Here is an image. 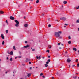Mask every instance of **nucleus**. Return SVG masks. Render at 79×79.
Listing matches in <instances>:
<instances>
[{
    "instance_id": "nucleus-1",
    "label": "nucleus",
    "mask_w": 79,
    "mask_h": 79,
    "mask_svg": "<svg viewBox=\"0 0 79 79\" xmlns=\"http://www.w3.org/2000/svg\"><path fill=\"white\" fill-rule=\"evenodd\" d=\"M55 35L56 37H57L59 39H61L62 37L60 36V33L58 32H56L55 33Z\"/></svg>"
},
{
    "instance_id": "nucleus-2",
    "label": "nucleus",
    "mask_w": 79,
    "mask_h": 79,
    "mask_svg": "<svg viewBox=\"0 0 79 79\" xmlns=\"http://www.w3.org/2000/svg\"><path fill=\"white\" fill-rule=\"evenodd\" d=\"M60 19H61V20H62V21H66V18L64 17L63 18H60Z\"/></svg>"
},
{
    "instance_id": "nucleus-3",
    "label": "nucleus",
    "mask_w": 79,
    "mask_h": 79,
    "mask_svg": "<svg viewBox=\"0 0 79 79\" xmlns=\"http://www.w3.org/2000/svg\"><path fill=\"white\" fill-rule=\"evenodd\" d=\"M29 47V45L27 44L26 46H23V48H28Z\"/></svg>"
},
{
    "instance_id": "nucleus-4",
    "label": "nucleus",
    "mask_w": 79,
    "mask_h": 79,
    "mask_svg": "<svg viewBox=\"0 0 79 79\" xmlns=\"http://www.w3.org/2000/svg\"><path fill=\"white\" fill-rule=\"evenodd\" d=\"M10 19H11V20H14V19H15V18L11 16L10 17Z\"/></svg>"
},
{
    "instance_id": "nucleus-5",
    "label": "nucleus",
    "mask_w": 79,
    "mask_h": 79,
    "mask_svg": "<svg viewBox=\"0 0 79 79\" xmlns=\"http://www.w3.org/2000/svg\"><path fill=\"white\" fill-rule=\"evenodd\" d=\"M15 21L17 24H19V21L17 20H15Z\"/></svg>"
},
{
    "instance_id": "nucleus-6",
    "label": "nucleus",
    "mask_w": 79,
    "mask_h": 79,
    "mask_svg": "<svg viewBox=\"0 0 79 79\" xmlns=\"http://www.w3.org/2000/svg\"><path fill=\"white\" fill-rule=\"evenodd\" d=\"M1 38L2 39H5V37H4V36L3 35V34H1Z\"/></svg>"
},
{
    "instance_id": "nucleus-7",
    "label": "nucleus",
    "mask_w": 79,
    "mask_h": 79,
    "mask_svg": "<svg viewBox=\"0 0 79 79\" xmlns=\"http://www.w3.org/2000/svg\"><path fill=\"white\" fill-rule=\"evenodd\" d=\"M67 61L68 63H70L71 62V60L69 59H67Z\"/></svg>"
},
{
    "instance_id": "nucleus-8",
    "label": "nucleus",
    "mask_w": 79,
    "mask_h": 79,
    "mask_svg": "<svg viewBox=\"0 0 79 79\" xmlns=\"http://www.w3.org/2000/svg\"><path fill=\"white\" fill-rule=\"evenodd\" d=\"M37 59H38L39 58V60H40V56H39V57H38V56H36Z\"/></svg>"
},
{
    "instance_id": "nucleus-9",
    "label": "nucleus",
    "mask_w": 79,
    "mask_h": 79,
    "mask_svg": "<svg viewBox=\"0 0 79 79\" xmlns=\"http://www.w3.org/2000/svg\"><path fill=\"white\" fill-rule=\"evenodd\" d=\"M31 76V73H28L27 74V77H30V76Z\"/></svg>"
},
{
    "instance_id": "nucleus-10",
    "label": "nucleus",
    "mask_w": 79,
    "mask_h": 79,
    "mask_svg": "<svg viewBox=\"0 0 79 79\" xmlns=\"http://www.w3.org/2000/svg\"><path fill=\"white\" fill-rule=\"evenodd\" d=\"M13 51H11L9 53V54H10V55H13Z\"/></svg>"
},
{
    "instance_id": "nucleus-11",
    "label": "nucleus",
    "mask_w": 79,
    "mask_h": 79,
    "mask_svg": "<svg viewBox=\"0 0 79 79\" xmlns=\"http://www.w3.org/2000/svg\"><path fill=\"white\" fill-rule=\"evenodd\" d=\"M73 50H74V51H77V49L75 48H73Z\"/></svg>"
},
{
    "instance_id": "nucleus-12",
    "label": "nucleus",
    "mask_w": 79,
    "mask_h": 79,
    "mask_svg": "<svg viewBox=\"0 0 79 79\" xmlns=\"http://www.w3.org/2000/svg\"><path fill=\"white\" fill-rule=\"evenodd\" d=\"M26 60L27 61H31V60H30V59H28V58H26Z\"/></svg>"
},
{
    "instance_id": "nucleus-13",
    "label": "nucleus",
    "mask_w": 79,
    "mask_h": 79,
    "mask_svg": "<svg viewBox=\"0 0 79 79\" xmlns=\"http://www.w3.org/2000/svg\"><path fill=\"white\" fill-rule=\"evenodd\" d=\"M0 13L1 14H3V13H4V12H3V11H0Z\"/></svg>"
},
{
    "instance_id": "nucleus-14",
    "label": "nucleus",
    "mask_w": 79,
    "mask_h": 79,
    "mask_svg": "<svg viewBox=\"0 0 79 79\" xmlns=\"http://www.w3.org/2000/svg\"><path fill=\"white\" fill-rule=\"evenodd\" d=\"M63 3L64 4H66V3H67V2L66 1H64Z\"/></svg>"
},
{
    "instance_id": "nucleus-15",
    "label": "nucleus",
    "mask_w": 79,
    "mask_h": 79,
    "mask_svg": "<svg viewBox=\"0 0 79 79\" xmlns=\"http://www.w3.org/2000/svg\"><path fill=\"white\" fill-rule=\"evenodd\" d=\"M13 49L14 50H16V48L15 47V46H14L13 47Z\"/></svg>"
},
{
    "instance_id": "nucleus-16",
    "label": "nucleus",
    "mask_w": 79,
    "mask_h": 79,
    "mask_svg": "<svg viewBox=\"0 0 79 79\" xmlns=\"http://www.w3.org/2000/svg\"><path fill=\"white\" fill-rule=\"evenodd\" d=\"M24 26L25 27H27V24H25V25H24Z\"/></svg>"
},
{
    "instance_id": "nucleus-17",
    "label": "nucleus",
    "mask_w": 79,
    "mask_h": 79,
    "mask_svg": "<svg viewBox=\"0 0 79 79\" xmlns=\"http://www.w3.org/2000/svg\"><path fill=\"white\" fill-rule=\"evenodd\" d=\"M15 26L16 27H18L19 26V24H15Z\"/></svg>"
},
{
    "instance_id": "nucleus-18",
    "label": "nucleus",
    "mask_w": 79,
    "mask_h": 79,
    "mask_svg": "<svg viewBox=\"0 0 79 79\" xmlns=\"http://www.w3.org/2000/svg\"><path fill=\"white\" fill-rule=\"evenodd\" d=\"M73 78L74 79H76L77 78V76H75V77H73Z\"/></svg>"
},
{
    "instance_id": "nucleus-19",
    "label": "nucleus",
    "mask_w": 79,
    "mask_h": 79,
    "mask_svg": "<svg viewBox=\"0 0 79 79\" xmlns=\"http://www.w3.org/2000/svg\"><path fill=\"white\" fill-rule=\"evenodd\" d=\"M6 34H8V30H7L6 31Z\"/></svg>"
},
{
    "instance_id": "nucleus-20",
    "label": "nucleus",
    "mask_w": 79,
    "mask_h": 79,
    "mask_svg": "<svg viewBox=\"0 0 79 79\" xmlns=\"http://www.w3.org/2000/svg\"><path fill=\"white\" fill-rule=\"evenodd\" d=\"M48 47L49 48H50H50H52V47H51V45H49V46H48Z\"/></svg>"
},
{
    "instance_id": "nucleus-21",
    "label": "nucleus",
    "mask_w": 79,
    "mask_h": 79,
    "mask_svg": "<svg viewBox=\"0 0 79 79\" xmlns=\"http://www.w3.org/2000/svg\"><path fill=\"white\" fill-rule=\"evenodd\" d=\"M39 0H36V3H39Z\"/></svg>"
},
{
    "instance_id": "nucleus-22",
    "label": "nucleus",
    "mask_w": 79,
    "mask_h": 79,
    "mask_svg": "<svg viewBox=\"0 0 79 79\" xmlns=\"http://www.w3.org/2000/svg\"><path fill=\"white\" fill-rule=\"evenodd\" d=\"M10 60V61H13V58H11Z\"/></svg>"
},
{
    "instance_id": "nucleus-23",
    "label": "nucleus",
    "mask_w": 79,
    "mask_h": 79,
    "mask_svg": "<svg viewBox=\"0 0 79 79\" xmlns=\"http://www.w3.org/2000/svg\"><path fill=\"white\" fill-rule=\"evenodd\" d=\"M68 43L69 44H71V41H69L68 42Z\"/></svg>"
},
{
    "instance_id": "nucleus-24",
    "label": "nucleus",
    "mask_w": 79,
    "mask_h": 79,
    "mask_svg": "<svg viewBox=\"0 0 79 79\" xmlns=\"http://www.w3.org/2000/svg\"><path fill=\"white\" fill-rule=\"evenodd\" d=\"M44 65H45V67H48V65L47 64H44Z\"/></svg>"
},
{
    "instance_id": "nucleus-25",
    "label": "nucleus",
    "mask_w": 79,
    "mask_h": 79,
    "mask_svg": "<svg viewBox=\"0 0 79 79\" xmlns=\"http://www.w3.org/2000/svg\"><path fill=\"white\" fill-rule=\"evenodd\" d=\"M4 44H5V42L4 41H3L2 43V45H4Z\"/></svg>"
},
{
    "instance_id": "nucleus-26",
    "label": "nucleus",
    "mask_w": 79,
    "mask_h": 79,
    "mask_svg": "<svg viewBox=\"0 0 79 79\" xmlns=\"http://www.w3.org/2000/svg\"><path fill=\"white\" fill-rule=\"evenodd\" d=\"M45 15V14H44V13H43L42 14V16H44Z\"/></svg>"
},
{
    "instance_id": "nucleus-27",
    "label": "nucleus",
    "mask_w": 79,
    "mask_h": 79,
    "mask_svg": "<svg viewBox=\"0 0 79 79\" xmlns=\"http://www.w3.org/2000/svg\"><path fill=\"white\" fill-rule=\"evenodd\" d=\"M46 52H48V53H50V51L49 50H47L46 51Z\"/></svg>"
},
{
    "instance_id": "nucleus-28",
    "label": "nucleus",
    "mask_w": 79,
    "mask_h": 79,
    "mask_svg": "<svg viewBox=\"0 0 79 79\" xmlns=\"http://www.w3.org/2000/svg\"><path fill=\"white\" fill-rule=\"evenodd\" d=\"M48 27H51V25L49 24L48 25Z\"/></svg>"
},
{
    "instance_id": "nucleus-29",
    "label": "nucleus",
    "mask_w": 79,
    "mask_h": 79,
    "mask_svg": "<svg viewBox=\"0 0 79 79\" xmlns=\"http://www.w3.org/2000/svg\"><path fill=\"white\" fill-rule=\"evenodd\" d=\"M75 61L76 62H77V61H78V59H76Z\"/></svg>"
},
{
    "instance_id": "nucleus-30",
    "label": "nucleus",
    "mask_w": 79,
    "mask_h": 79,
    "mask_svg": "<svg viewBox=\"0 0 79 79\" xmlns=\"http://www.w3.org/2000/svg\"><path fill=\"white\" fill-rule=\"evenodd\" d=\"M48 62H50V61H51L50 60V59H48Z\"/></svg>"
},
{
    "instance_id": "nucleus-31",
    "label": "nucleus",
    "mask_w": 79,
    "mask_h": 79,
    "mask_svg": "<svg viewBox=\"0 0 79 79\" xmlns=\"http://www.w3.org/2000/svg\"><path fill=\"white\" fill-rule=\"evenodd\" d=\"M32 50V52H34L35 51V49H33Z\"/></svg>"
},
{
    "instance_id": "nucleus-32",
    "label": "nucleus",
    "mask_w": 79,
    "mask_h": 79,
    "mask_svg": "<svg viewBox=\"0 0 79 79\" xmlns=\"http://www.w3.org/2000/svg\"><path fill=\"white\" fill-rule=\"evenodd\" d=\"M69 39H71V36H69Z\"/></svg>"
},
{
    "instance_id": "nucleus-33",
    "label": "nucleus",
    "mask_w": 79,
    "mask_h": 79,
    "mask_svg": "<svg viewBox=\"0 0 79 79\" xmlns=\"http://www.w3.org/2000/svg\"><path fill=\"white\" fill-rule=\"evenodd\" d=\"M77 67H79V63L77 64Z\"/></svg>"
},
{
    "instance_id": "nucleus-34",
    "label": "nucleus",
    "mask_w": 79,
    "mask_h": 79,
    "mask_svg": "<svg viewBox=\"0 0 79 79\" xmlns=\"http://www.w3.org/2000/svg\"><path fill=\"white\" fill-rule=\"evenodd\" d=\"M25 44H27V41H25Z\"/></svg>"
},
{
    "instance_id": "nucleus-35",
    "label": "nucleus",
    "mask_w": 79,
    "mask_h": 79,
    "mask_svg": "<svg viewBox=\"0 0 79 79\" xmlns=\"http://www.w3.org/2000/svg\"><path fill=\"white\" fill-rule=\"evenodd\" d=\"M19 55H21V52L19 51Z\"/></svg>"
},
{
    "instance_id": "nucleus-36",
    "label": "nucleus",
    "mask_w": 79,
    "mask_h": 79,
    "mask_svg": "<svg viewBox=\"0 0 79 79\" xmlns=\"http://www.w3.org/2000/svg\"><path fill=\"white\" fill-rule=\"evenodd\" d=\"M58 33H59V34H61V31H59L58 32Z\"/></svg>"
},
{
    "instance_id": "nucleus-37",
    "label": "nucleus",
    "mask_w": 79,
    "mask_h": 79,
    "mask_svg": "<svg viewBox=\"0 0 79 79\" xmlns=\"http://www.w3.org/2000/svg\"><path fill=\"white\" fill-rule=\"evenodd\" d=\"M18 57L19 58H21V56H19Z\"/></svg>"
},
{
    "instance_id": "nucleus-38",
    "label": "nucleus",
    "mask_w": 79,
    "mask_h": 79,
    "mask_svg": "<svg viewBox=\"0 0 79 79\" xmlns=\"http://www.w3.org/2000/svg\"><path fill=\"white\" fill-rule=\"evenodd\" d=\"M46 64H48V63H49V62H48L47 61L46 62Z\"/></svg>"
},
{
    "instance_id": "nucleus-39",
    "label": "nucleus",
    "mask_w": 79,
    "mask_h": 79,
    "mask_svg": "<svg viewBox=\"0 0 79 79\" xmlns=\"http://www.w3.org/2000/svg\"><path fill=\"white\" fill-rule=\"evenodd\" d=\"M60 43H58L57 45H60Z\"/></svg>"
},
{
    "instance_id": "nucleus-40",
    "label": "nucleus",
    "mask_w": 79,
    "mask_h": 79,
    "mask_svg": "<svg viewBox=\"0 0 79 79\" xmlns=\"http://www.w3.org/2000/svg\"><path fill=\"white\" fill-rule=\"evenodd\" d=\"M6 23H8V20H6Z\"/></svg>"
},
{
    "instance_id": "nucleus-41",
    "label": "nucleus",
    "mask_w": 79,
    "mask_h": 79,
    "mask_svg": "<svg viewBox=\"0 0 79 79\" xmlns=\"http://www.w3.org/2000/svg\"><path fill=\"white\" fill-rule=\"evenodd\" d=\"M43 75V73H41L40 74V76H42Z\"/></svg>"
},
{
    "instance_id": "nucleus-42",
    "label": "nucleus",
    "mask_w": 79,
    "mask_h": 79,
    "mask_svg": "<svg viewBox=\"0 0 79 79\" xmlns=\"http://www.w3.org/2000/svg\"><path fill=\"white\" fill-rule=\"evenodd\" d=\"M76 8L77 9H79V6H78V7H76Z\"/></svg>"
},
{
    "instance_id": "nucleus-43",
    "label": "nucleus",
    "mask_w": 79,
    "mask_h": 79,
    "mask_svg": "<svg viewBox=\"0 0 79 79\" xmlns=\"http://www.w3.org/2000/svg\"><path fill=\"white\" fill-rule=\"evenodd\" d=\"M48 21H50V19L49 18H48Z\"/></svg>"
},
{
    "instance_id": "nucleus-44",
    "label": "nucleus",
    "mask_w": 79,
    "mask_h": 79,
    "mask_svg": "<svg viewBox=\"0 0 79 79\" xmlns=\"http://www.w3.org/2000/svg\"><path fill=\"white\" fill-rule=\"evenodd\" d=\"M52 79H55V78L54 77H52Z\"/></svg>"
},
{
    "instance_id": "nucleus-45",
    "label": "nucleus",
    "mask_w": 79,
    "mask_h": 79,
    "mask_svg": "<svg viewBox=\"0 0 79 79\" xmlns=\"http://www.w3.org/2000/svg\"><path fill=\"white\" fill-rule=\"evenodd\" d=\"M73 68V67H74V66H75V65H73L72 66Z\"/></svg>"
},
{
    "instance_id": "nucleus-46",
    "label": "nucleus",
    "mask_w": 79,
    "mask_h": 79,
    "mask_svg": "<svg viewBox=\"0 0 79 79\" xmlns=\"http://www.w3.org/2000/svg\"><path fill=\"white\" fill-rule=\"evenodd\" d=\"M77 23H79V20H77Z\"/></svg>"
},
{
    "instance_id": "nucleus-47",
    "label": "nucleus",
    "mask_w": 79,
    "mask_h": 79,
    "mask_svg": "<svg viewBox=\"0 0 79 79\" xmlns=\"http://www.w3.org/2000/svg\"><path fill=\"white\" fill-rule=\"evenodd\" d=\"M13 73H16V71H14V72H13Z\"/></svg>"
},
{
    "instance_id": "nucleus-48",
    "label": "nucleus",
    "mask_w": 79,
    "mask_h": 79,
    "mask_svg": "<svg viewBox=\"0 0 79 79\" xmlns=\"http://www.w3.org/2000/svg\"><path fill=\"white\" fill-rule=\"evenodd\" d=\"M6 59H7V60H8V59H9L8 57H7Z\"/></svg>"
},
{
    "instance_id": "nucleus-49",
    "label": "nucleus",
    "mask_w": 79,
    "mask_h": 79,
    "mask_svg": "<svg viewBox=\"0 0 79 79\" xmlns=\"http://www.w3.org/2000/svg\"><path fill=\"white\" fill-rule=\"evenodd\" d=\"M43 78H45V76H43Z\"/></svg>"
},
{
    "instance_id": "nucleus-50",
    "label": "nucleus",
    "mask_w": 79,
    "mask_h": 79,
    "mask_svg": "<svg viewBox=\"0 0 79 79\" xmlns=\"http://www.w3.org/2000/svg\"><path fill=\"white\" fill-rule=\"evenodd\" d=\"M29 64H31V62H29Z\"/></svg>"
},
{
    "instance_id": "nucleus-51",
    "label": "nucleus",
    "mask_w": 79,
    "mask_h": 79,
    "mask_svg": "<svg viewBox=\"0 0 79 79\" xmlns=\"http://www.w3.org/2000/svg\"><path fill=\"white\" fill-rule=\"evenodd\" d=\"M24 19H26V17L24 16L23 17Z\"/></svg>"
},
{
    "instance_id": "nucleus-52",
    "label": "nucleus",
    "mask_w": 79,
    "mask_h": 79,
    "mask_svg": "<svg viewBox=\"0 0 79 79\" xmlns=\"http://www.w3.org/2000/svg\"><path fill=\"white\" fill-rule=\"evenodd\" d=\"M59 49H61V48L60 47L59 48Z\"/></svg>"
},
{
    "instance_id": "nucleus-53",
    "label": "nucleus",
    "mask_w": 79,
    "mask_h": 79,
    "mask_svg": "<svg viewBox=\"0 0 79 79\" xmlns=\"http://www.w3.org/2000/svg\"><path fill=\"white\" fill-rule=\"evenodd\" d=\"M30 69H32V67H30Z\"/></svg>"
},
{
    "instance_id": "nucleus-54",
    "label": "nucleus",
    "mask_w": 79,
    "mask_h": 79,
    "mask_svg": "<svg viewBox=\"0 0 79 79\" xmlns=\"http://www.w3.org/2000/svg\"><path fill=\"white\" fill-rule=\"evenodd\" d=\"M48 58H50V56H48Z\"/></svg>"
},
{
    "instance_id": "nucleus-55",
    "label": "nucleus",
    "mask_w": 79,
    "mask_h": 79,
    "mask_svg": "<svg viewBox=\"0 0 79 79\" xmlns=\"http://www.w3.org/2000/svg\"><path fill=\"white\" fill-rule=\"evenodd\" d=\"M64 25H66V26H68V24H66L65 23L64 24Z\"/></svg>"
},
{
    "instance_id": "nucleus-56",
    "label": "nucleus",
    "mask_w": 79,
    "mask_h": 79,
    "mask_svg": "<svg viewBox=\"0 0 79 79\" xmlns=\"http://www.w3.org/2000/svg\"><path fill=\"white\" fill-rule=\"evenodd\" d=\"M61 45H62V46H63V44H61Z\"/></svg>"
},
{
    "instance_id": "nucleus-57",
    "label": "nucleus",
    "mask_w": 79,
    "mask_h": 79,
    "mask_svg": "<svg viewBox=\"0 0 79 79\" xmlns=\"http://www.w3.org/2000/svg\"><path fill=\"white\" fill-rule=\"evenodd\" d=\"M42 58H43V59H44V58H45V57H42Z\"/></svg>"
},
{
    "instance_id": "nucleus-58",
    "label": "nucleus",
    "mask_w": 79,
    "mask_h": 79,
    "mask_svg": "<svg viewBox=\"0 0 79 79\" xmlns=\"http://www.w3.org/2000/svg\"><path fill=\"white\" fill-rule=\"evenodd\" d=\"M58 74H59V73L58 72L56 73V74H57V75H58Z\"/></svg>"
},
{
    "instance_id": "nucleus-59",
    "label": "nucleus",
    "mask_w": 79,
    "mask_h": 79,
    "mask_svg": "<svg viewBox=\"0 0 79 79\" xmlns=\"http://www.w3.org/2000/svg\"><path fill=\"white\" fill-rule=\"evenodd\" d=\"M55 21H57V22L58 21V20H55Z\"/></svg>"
},
{
    "instance_id": "nucleus-60",
    "label": "nucleus",
    "mask_w": 79,
    "mask_h": 79,
    "mask_svg": "<svg viewBox=\"0 0 79 79\" xmlns=\"http://www.w3.org/2000/svg\"><path fill=\"white\" fill-rule=\"evenodd\" d=\"M65 53H68V52H66Z\"/></svg>"
},
{
    "instance_id": "nucleus-61",
    "label": "nucleus",
    "mask_w": 79,
    "mask_h": 79,
    "mask_svg": "<svg viewBox=\"0 0 79 79\" xmlns=\"http://www.w3.org/2000/svg\"><path fill=\"white\" fill-rule=\"evenodd\" d=\"M17 57H16L15 58V59H16L17 58Z\"/></svg>"
},
{
    "instance_id": "nucleus-62",
    "label": "nucleus",
    "mask_w": 79,
    "mask_h": 79,
    "mask_svg": "<svg viewBox=\"0 0 79 79\" xmlns=\"http://www.w3.org/2000/svg\"><path fill=\"white\" fill-rule=\"evenodd\" d=\"M20 79H24V78H20Z\"/></svg>"
},
{
    "instance_id": "nucleus-63",
    "label": "nucleus",
    "mask_w": 79,
    "mask_h": 79,
    "mask_svg": "<svg viewBox=\"0 0 79 79\" xmlns=\"http://www.w3.org/2000/svg\"><path fill=\"white\" fill-rule=\"evenodd\" d=\"M7 72H6V74H7Z\"/></svg>"
},
{
    "instance_id": "nucleus-64",
    "label": "nucleus",
    "mask_w": 79,
    "mask_h": 79,
    "mask_svg": "<svg viewBox=\"0 0 79 79\" xmlns=\"http://www.w3.org/2000/svg\"><path fill=\"white\" fill-rule=\"evenodd\" d=\"M78 31H79V28H78Z\"/></svg>"
}]
</instances>
